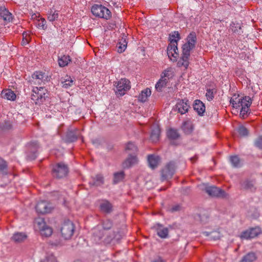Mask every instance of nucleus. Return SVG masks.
I'll list each match as a JSON object with an SVG mask.
<instances>
[{
    "label": "nucleus",
    "instance_id": "nucleus-52",
    "mask_svg": "<svg viewBox=\"0 0 262 262\" xmlns=\"http://www.w3.org/2000/svg\"><path fill=\"white\" fill-rule=\"evenodd\" d=\"M189 125V124L188 123H186V122H185V123H184V124H183V129H184V130H185V129H186V127H185V126H186V125Z\"/></svg>",
    "mask_w": 262,
    "mask_h": 262
},
{
    "label": "nucleus",
    "instance_id": "nucleus-50",
    "mask_svg": "<svg viewBox=\"0 0 262 262\" xmlns=\"http://www.w3.org/2000/svg\"><path fill=\"white\" fill-rule=\"evenodd\" d=\"M6 167V162L0 158V170L4 169Z\"/></svg>",
    "mask_w": 262,
    "mask_h": 262
},
{
    "label": "nucleus",
    "instance_id": "nucleus-39",
    "mask_svg": "<svg viewBox=\"0 0 262 262\" xmlns=\"http://www.w3.org/2000/svg\"><path fill=\"white\" fill-rule=\"evenodd\" d=\"M126 46H127V42L125 39L122 41V43L120 42L118 44V46H117L118 52L119 53L123 52L126 49Z\"/></svg>",
    "mask_w": 262,
    "mask_h": 262
},
{
    "label": "nucleus",
    "instance_id": "nucleus-29",
    "mask_svg": "<svg viewBox=\"0 0 262 262\" xmlns=\"http://www.w3.org/2000/svg\"><path fill=\"white\" fill-rule=\"evenodd\" d=\"M250 232L251 238H253L261 233V230L259 227H256L254 228H251L248 229Z\"/></svg>",
    "mask_w": 262,
    "mask_h": 262
},
{
    "label": "nucleus",
    "instance_id": "nucleus-20",
    "mask_svg": "<svg viewBox=\"0 0 262 262\" xmlns=\"http://www.w3.org/2000/svg\"><path fill=\"white\" fill-rule=\"evenodd\" d=\"M193 108L199 115H202L205 112V106L201 100H195L193 103Z\"/></svg>",
    "mask_w": 262,
    "mask_h": 262
},
{
    "label": "nucleus",
    "instance_id": "nucleus-18",
    "mask_svg": "<svg viewBox=\"0 0 262 262\" xmlns=\"http://www.w3.org/2000/svg\"><path fill=\"white\" fill-rule=\"evenodd\" d=\"M160 128L158 125H154L151 130L150 140L153 142H156L159 139Z\"/></svg>",
    "mask_w": 262,
    "mask_h": 262
},
{
    "label": "nucleus",
    "instance_id": "nucleus-48",
    "mask_svg": "<svg viewBox=\"0 0 262 262\" xmlns=\"http://www.w3.org/2000/svg\"><path fill=\"white\" fill-rule=\"evenodd\" d=\"M96 185H100L103 183V177L101 175H97L96 177Z\"/></svg>",
    "mask_w": 262,
    "mask_h": 262
},
{
    "label": "nucleus",
    "instance_id": "nucleus-30",
    "mask_svg": "<svg viewBox=\"0 0 262 262\" xmlns=\"http://www.w3.org/2000/svg\"><path fill=\"white\" fill-rule=\"evenodd\" d=\"M167 79H160L156 84L155 88L158 92H161L167 83Z\"/></svg>",
    "mask_w": 262,
    "mask_h": 262
},
{
    "label": "nucleus",
    "instance_id": "nucleus-45",
    "mask_svg": "<svg viewBox=\"0 0 262 262\" xmlns=\"http://www.w3.org/2000/svg\"><path fill=\"white\" fill-rule=\"evenodd\" d=\"M46 20L44 18H41L38 20L37 26L38 28L45 29L46 28Z\"/></svg>",
    "mask_w": 262,
    "mask_h": 262
},
{
    "label": "nucleus",
    "instance_id": "nucleus-49",
    "mask_svg": "<svg viewBox=\"0 0 262 262\" xmlns=\"http://www.w3.org/2000/svg\"><path fill=\"white\" fill-rule=\"evenodd\" d=\"M255 145L259 148H262V137H259L255 142Z\"/></svg>",
    "mask_w": 262,
    "mask_h": 262
},
{
    "label": "nucleus",
    "instance_id": "nucleus-40",
    "mask_svg": "<svg viewBox=\"0 0 262 262\" xmlns=\"http://www.w3.org/2000/svg\"><path fill=\"white\" fill-rule=\"evenodd\" d=\"M58 17V13L57 11H54L53 12L51 11L50 13H49L48 18L50 21H53L56 20Z\"/></svg>",
    "mask_w": 262,
    "mask_h": 262
},
{
    "label": "nucleus",
    "instance_id": "nucleus-26",
    "mask_svg": "<svg viewBox=\"0 0 262 262\" xmlns=\"http://www.w3.org/2000/svg\"><path fill=\"white\" fill-rule=\"evenodd\" d=\"M70 61L71 58L69 55H62L58 57V62L60 67L67 66Z\"/></svg>",
    "mask_w": 262,
    "mask_h": 262
},
{
    "label": "nucleus",
    "instance_id": "nucleus-28",
    "mask_svg": "<svg viewBox=\"0 0 262 262\" xmlns=\"http://www.w3.org/2000/svg\"><path fill=\"white\" fill-rule=\"evenodd\" d=\"M125 150L129 155L132 154H135L137 152V147L132 142H128L126 145Z\"/></svg>",
    "mask_w": 262,
    "mask_h": 262
},
{
    "label": "nucleus",
    "instance_id": "nucleus-12",
    "mask_svg": "<svg viewBox=\"0 0 262 262\" xmlns=\"http://www.w3.org/2000/svg\"><path fill=\"white\" fill-rule=\"evenodd\" d=\"M206 192L210 196L224 198L226 193L224 191L214 186H208L205 188Z\"/></svg>",
    "mask_w": 262,
    "mask_h": 262
},
{
    "label": "nucleus",
    "instance_id": "nucleus-9",
    "mask_svg": "<svg viewBox=\"0 0 262 262\" xmlns=\"http://www.w3.org/2000/svg\"><path fill=\"white\" fill-rule=\"evenodd\" d=\"M176 166L173 162H170L167 164L161 172L162 180H168L172 178L174 173Z\"/></svg>",
    "mask_w": 262,
    "mask_h": 262
},
{
    "label": "nucleus",
    "instance_id": "nucleus-31",
    "mask_svg": "<svg viewBox=\"0 0 262 262\" xmlns=\"http://www.w3.org/2000/svg\"><path fill=\"white\" fill-rule=\"evenodd\" d=\"M62 87L68 89L73 84V80L71 77L67 75L62 81Z\"/></svg>",
    "mask_w": 262,
    "mask_h": 262
},
{
    "label": "nucleus",
    "instance_id": "nucleus-33",
    "mask_svg": "<svg viewBox=\"0 0 262 262\" xmlns=\"http://www.w3.org/2000/svg\"><path fill=\"white\" fill-rule=\"evenodd\" d=\"M167 136L168 138L174 140L179 137V135L177 130L174 129H169L167 132Z\"/></svg>",
    "mask_w": 262,
    "mask_h": 262
},
{
    "label": "nucleus",
    "instance_id": "nucleus-46",
    "mask_svg": "<svg viewBox=\"0 0 262 262\" xmlns=\"http://www.w3.org/2000/svg\"><path fill=\"white\" fill-rule=\"evenodd\" d=\"M206 96L208 100L210 101L212 100L214 97L213 91L212 90H208L207 91Z\"/></svg>",
    "mask_w": 262,
    "mask_h": 262
},
{
    "label": "nucleus",
    "instance_id": "nucleus-27",
    "mask_svg": "<svg viewBox=\"0 0 262 262\" xmlns=\"http://www.w3.org/2000/svg\"><path fill=\"white\" fill-rule=\"evenodd\" d=\"M101 211L105 212H110L112 209V204L106 200L102 201L100 204Z\"/></svg>",
    "mask_w": 262,
    "mask_h": 262
},
{
    "label": "nucleus",
    "instance_id": "nucleus-22",
    "mask_svg": "<svg viewBox=\"0 0 262 262\" xmlns=\"http://www.w3.org/2000/svg\"><path fill=\"white\" fill-rule=\"evenodd\" d=\"M138 162V159L136 155H129L123 163L124 168H128Z\"/></svg>",
    "mask_w": 262,
    "mask_h": 262
},
{
    "label": "nucleus",
    "instance_id": "nucleus-1",
    "mask_svg": "<svg viewBox=\"0 0 262 262\" xmlns=\"http://www.w3.org/2000/svg\"><path fill=\"white\" fill-rule=\"evenodd\" d=\"M103 230H99V227H97L94 229L92 240L96 244L104 243L105 244L111 243L114 238V233L108 232L106 230L110 229L112 226V223L110 220H106L103 222Z\"/></svg>",
    "mask_w": 262,
    "mask_h": 262
},
{
    "label": "nucleus",
    "instance_id": "nucleus-15",
    "mask_svg": "<svg viewBox=\"0 0 262 262\" xmlns=\"http://www.w3.org/2000/svg\"><path fill=\"white\" fill-rule=\"evenodd\" d=\"M154 228L156 230L158 236L161 238H165L167 237L168 230L167 228L160 224H157L154 226Z\"/></svg>",
    "mask_w": 262,
    "mask_h": 262
},
{
    "label": "nucleus",
    "instance_id": "nucleus-14",
    "mask_svg": "<svg viewBox=\"0 0 262 262\" xmlns=\"http://www.w3.org/2000/svg\"><path fill=\"white\" fill-rule=\"evenodd\" d=\"M189 107V104L187 100H180L176 104V108L181 114H184L187 112Z\"/></svg>",
    "mask_w": 262,
    "mask_h": 262
},
{
    "label": "nucleus",
    "instance_id": "nucleus-41",
    "mask_svg": "<svg viewBox=\"0 0 262 262\" xmlns=\"http://www.w3.org/2000/svg\"><path fill=\"white\" fill-rule=\"evenodd\" d=\"M238 133L241 136H246L248 134L247 129L244 126H240L237 129Z\"/></svg>",
    "mask_w": 262,
    "mask_h": 262
},
{
    "label": "nucleus",
    "instance_id": "nucleus-11",
    "mask_svg": "<svg viewBox=\"0 0 262 262\" xmlns=\"http://www.w3.org/2000/svg\"><path fill=\"white\" fill-rule=\"evenodd\" d=\"M68 173V168L63 163H58L53 168V174L54 177L61 178L66 176Z\"/></svg>",
    "mask_w": 262,
    "mask_h": 262
},
{
    "label": "nucleus",
    "instance_id": "nucleus-25",
    "mask_svg": "<svg viewBox=\"0 0 262 262\" xmlns=\"http://www.w3.org/2000/svg\"><path fill=\"white\" fill-rule=\"evenodd\" d=\"M32 78L35 80V83L39 84L46 79V75L44 73L38 71L33 74Z\"/></svg>",
    "mask_w": 262,
    "mask_h": 262
},
{
    "label": "nucleus",
    "instance_id": "nucleus-35",
    "mask_svg": "<svg viewBox=\"0 0 262 262\" xmlns=\"http://www.w3.org/2000/svg\"><path fill=\"white\" fill-rule=\"evenodd\" d=\"M30 40V32H25L23 34V39L21 41V45L23 46H25L27 45Z\"/></svg>",
    "mask_w": 262,
    "mask_h": 262
},
{
    "label": "nucleus",
    "instance_id": "nucleus-38",
    "mask_svg": "<svg viewBox=\"0 0 262 262\" xmlns=\"http://www.w3.org/2000/svg\"><path fill=\"white\" fill-rule=\"evenodd\" d=\"M230 161L234 167H238L240 165V160L236 156L230 157Z\"/></svg>",
    "mask_w": 262,
    "mask_h": 262
},
{
    "label": "nucleus",
    "instance_id": "nucleus-24",
    "mask_svg": "<svg viewBox=\"0 0 262 262\" xmlns=\"http://www.w3.org/2000/svg\"><path fill=\"white\" fill-rule=\"evenodd\" d=\"M151 91L148 88L143 90L139 95V100L142 102H145L151 95Z\"/></svg>",
    "mask_w": 262,
    "mask_h": 262
},
{
    "label": "nucleus",
    "instance_id": "nucleus-13",
    "mask_svg": "<svg viewBox=\"0 0 262 262\" xmlns=\"http://www.w3.org/2000/svg\"><path fill=\"white\" fill-rule=\"evenodd\" d=\"M53 207L47 202H39L36 206V211L40 214L49 213L52 210Z\"/></svg>",
    "mask_w": 262,
    "mask_h": 262
},
{
    "label": "nucleus",
    "instance_id": "nucleus-10",
    "mask_svg": "<svg viewBox=\"0 0 262 262\" xmlns=\"http://www.w3.org/2000/svg\"><path fill=\"white\" fill-rule=\"evenodd\" d=\"M36 223L42 236L48 237L52 234V228L46 224L43 220L38 219L36 221Z\"/></svg>",
    "mask_w": 262,
    "mask_h": 262
},
{
    "label": "nucleus",
    "instance_id": "nucleus-37",
    "mask_svg": "<svg viewBox=\"0 0 262 262\" xmlns=\"http://www.w3.org/2000/svg\"><path fill=\"white\" fill-rule=\"evenodd\" d=\"M242 188L245 189H249L251 191L254 190V184L252 181H245L242 186Z\"/></svg>",
    "mask_w": 262,
    "mask_h": 262
},
{
    "label": "nucleus",
    "instance_id": "nucleus-47",
    "mask_svg": "<svg viewBox=\"0 0 262 262\" xmlns=\"http://www.w3.org/2000/svg\"><path fill=\"white\" fill-rule=\"evenodd\" d=\"M170 70H165L162 74H161V77L160 79H167L168 78L169 76H170Z\"/></svg>",
    "mask_w": 262,
    "mask_h": 262
},
{
    "label": "nucleus",
    "instance_id": "nucleus-7",
    "mask_svg": "<svg viewBox=\"0 0 262 262\" xmlns=\"http://www.w3.org/2000/svg\"><path fill=\"white\" fill-rule=\"evenodd\" d=\"M116 84V93L120 96L124 95L130 88V81L125 78L121 79Z\"/></svg>",
    "mask_w": 262,
    "mask_h": 262
},
{
    "label": "nucleus",
    "instance_id": "nucleus-21",
    "mask_svg": "<svg viewBox=\"0 0 262 262\" xmlns=\"http://www.w3.org/2000/svg\"><path fill=\"white\" fill-rule=\"evenodd\" d=\"M0 16L4 20L8 22H10L12 19V14L6 8L3 7H0Z\"/></svg>",
    "mask_w": 262,
    "mask_h": 262
},
{
    "label": "nucleus",
    "instance_id": "nucleus-19",
    "mask_svg": "<svg viewBox=\"0 0 262 262\" xmlns=\"http://www.w3.org/2000/svg\"><path fill=\"white\" fill-rule=\"evenodd\" d=\"M160 159L159 156L156 155H149L148 157V163L149 167L154 169L159 165Z\"/></svg>",
    "mask_w": 262,
    "mask_h": 262
},
{
    "label": "nucleus",
    "instance_id": "nucleus-32",
    "mask_svg": "<svg viewBox=\"0 0 262 262\" xmlns=\"http://www.w3.org/2000/svg\"><path fill=\"white\" fill-rule=\"evenodd\" d=\"M256 259V256L254 253H249L246 255L240 262H253Z\"/></svg>",
    "mask_w": 262,
    "mask_h": 262
},
{
    "label": "nucleus",
    "instance_id": "nucleus-43",
    "mask_svg": "<svg viewBox=\"0 0 262 262\" xmlns=\"http://www.w3.org/2000/svg\"><path fill=\"white\" fill-rule=\"evenodd\" d=\"M241 29V26L238 23H232L230 25V29L233 32H238V30Z\"/></svg>",
    "mask_w": 262,
    "mask_h": 262
},
{
    "label": "nucleus",
    "instance_id": "nucleus-44",
    "mask_svg": "<svg viewBox=\"0 0 262 262\" xmlns=\"http://www.w3.org/2000/svg\"><path fill=\"white\" fill-rule=\"evenodd\" d=\"M41 262H56L55 257L53 255H48L46 258L41 261Z\"/></svg>",
    "mask_w": 262,
    "mask_h": 262
},
{
    "label": "nucleus",
    "instance_id": "nucleus-36",
    "mask_svg": "<svg viewBox=\"0 0 262 262\" xmlns=\"http://www.w3.org/2000/svg\"><path fill=\"white\" fill-rule=\"evenodd\" d=\"M124 177V173L123 171L117 172L114 174V182L117 183L122 181Z\"/></svg>",
    "mask_w": 262,
    "mask_h": 262
},
{
    "label": "nucleus",
    "instance_id": "nucleus-42",
    "mask_svg": "<svg viewBox=\"0 0 262 262\" xmlns=\"http://www.w3.org/2000/svg\"><path fill=\"white\" fill-rule=\"evenodd\" d=\"M239 236L242 239H251L248 229L242 232Z\"/></svg>",
    "mask_w": 262,
    "mask_h": 262
},
{
    "label": "nucleus",
    "instance_id": "nucleus-23",
    "mask_svg": "<svg viewBox=\"0 0 262 262\" xmlns=\"http://www.w3.org/2000/svg\"><path fill=\"white\" fill-rule=\"evenodd\" d=\"M27 237L26 233L24 232H15L11 237L12 241L15 243H21L26 239Z\"/></svg>",
    "mask_w": 262,
    "mask_h": 262
},
{
    "label": "nucleus",
    "instance_id": "nucleus-16",
    "mask_svg": "<svg viewBox=\"0 0 262 262\" xmlns=\"http://www.w3.org/2000/svg\"><path fill=\"white\" fill-rule=\"evenodd\" d=\"M1 96L4 99L10 101L15 100L16 97V94L10 89L4 90L1 93Z\"/></svg>",
    "mask_w": 262,
    "mask_h": 262
},
{
    "label": "nucleus",
    "instance_id": "nucleus-17",
    "mask_svg": "<svg viewBox=\"0 0 262 262\" xmlns=\"http://www.w3.org/2000/svg\"><path fill=\"white\" fill-rule=\"evenodd\" d=\"M202 234L207 237L209 240L215 241L221 237V233L218 230H213L211 232L204 231Z\"/></svg>",
    "mask_w": 262,
    "mask_h": 262
},
{
    "label": "nucleus",
    "instance_id": "nucleus-8",
    "mask_svg": "<svg viewBox=\"0 0 262 262\" xmlns=\"http://www.w3.org/2000/svg\"><path fill=\"white\" fill-rule=\"evenodd\" d=\"M74 231V224L70 221H68L64 223L61 228L62 236L66 239H70L73 235Z\"/></svg>",
    "mask_w": 262,
    "mask_h": 262
},
{
    "label": "nucleus",
    "instance_id": "nucleus-34",
    "mask_svg": "<svg viewBox=\"0 0 262 262\" xmlns=\"http://www.w3.org/2000/svg\"><path fill=\"white\" fill-rule=\"evenodd\" d=\"M66 137V141L69 142H74L77 139L76 134L72 131L69 132L67 134Z\"/></svg>",
    "mask_w": 262,
    "mask_h": 262
},
{
    "label": "nucleus",
    "instance_id": "nucleus-5",
    "mask_svg": "<svg viewBox=\"0 0 262 262\" xmlns=\"http://www.w3.org/2000/svg\"><path fill=\"white\" fill-rule=\"evenodd\" d=\"M47 90L44 87H34L32 89V99L36 103L43 102L47 96Z\"/></svg>",
    "mask_w": 262,
    "mask_h": 262
},
{
    "label": "nucleus",
    "instance_id": "nucleus-2",
    "mask_svg": "<svg viewBox=\"0 0 262 262\" xmlns=\"http://www.w3.org/2000/svg\"><path fill=\"white\" fill-rule=\"evenodd\" d=\"M196 41V36L194 33H190L187 38V42L184 44L182 47V56L178 62L179 67H184L187 69L189 66V57L190 51L195 45Z\"/></svg>",
    "mask_w": 262,
    "mask_h": 262
},
{
    "label": "nucleus",
    "instance_id": "nucleus-53",
    "mask_svg": "<svg viewBox=\"0 0 262 262\" xmlns=\"http://www.w3.org/2000/svg\"><path fill=\"white\" fill-rule=\"evenodd\" d=\"M178 208H179V206H176L173 208H172V210L173 211H177L178 210Z\"/></svg>",
    "mask_w": 262,
    "mask_h": 262
},
{
    "label": "nucleus",
    "instance_id": "nucleus-51",
    "mask_svg": "<svg viewBox=\"0 0 262 262\" xmlns=\"http://www.w3.org/2000/svg\"><path fill=\"white\" fill-rule=\"evenodd\" d=\"M151 262H166V261L162 259L161 257H158L154 259Z\"/></svg>",
    "mask_w": 262,
    "mask_h": 262
},
{
    "label": "nucleus",
    "instance_id": "nucleus-3",
    "mask_svg": "<svg viewBox=\"0 0 262 262\" xmlns=\"http://www.w3.org/2000/svg\"><path fill=\"white\" fill-rule=\"evenodd\" d=\"M230 103L235 108L241 107L240 116L244 118L249 111V107L252 103L251 98L248 96L239 97V96L234 95L230 99Z\"/></svg>",
    "mask_w": 262,
    "mask_h": 262
},
{
    "label": "nucleus",
    "instance_id": "nucleus-6",
    "mask_svg": "<svg viewBox=\"0 0 262 262\" xmlns=\"http://www.w3.org/2000/svg\"><path fill=\"white\" fill-rule=\"evenodd\" d=\"M92 13L96 16L108 19L111 16V12L106 7L102 5H95L91 9Z\"/></svg>",
    "mask_w": 262,
    "mask_h": 262
},
{
    "label": "nucleus",
    "instance_id": "nucleus-4",
    "mask_svg": "<svg viewBox=\"0 0 262 262\" xmlns=\"http://www.w3.org/2000/svg\"><path fill=\"white\" fill-rule=\"evenodd\" d=\"M180 39L178 32H174L169 35L170 44L167 47V53L170 60L177 61L179 56L177 41Z\"/></svg>",
    "mask_w": 262,
    "mask_h": 262
}]
</instances>
